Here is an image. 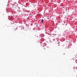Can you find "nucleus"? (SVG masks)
Listing matches in <instances>:
<instances>
[{
	"label": "nucleus",
	"mask_w": 77,
	"mask_h": 77,
	"mask_svg": "<svg viewBox=\"0 0 77 77\" xmlns=\"http://www.w3.org/2000/svg\"><path fill=\"white\" fill-rule=\"evenodd\" d=\"M67 32V31L66 30L63 32V35H64V36H65V35H66V34L67 33V32Z\"/></svg>",
	"instance_id": "nucleus-1"
},
{
	"label": "nucleus",
	"mask_w": 77,
	"mask_h": 77,
	"mask_svg": "<svg viewBox=\"0 0 77 77\" xmlns=\"http://www.w3.org/2000/svg\"><path fill=\"white\" fill-rule=\"evenodd\" d=\"M41 36H42V37H44V36L45 35L44 34H42L41 35H40Z\"/></svg>",
	"instance_id": "nucleus-2"
},
{
	"label": "nucleus",
	"mask_w": 77,
	"mask_h": 77,
	"mask_svg": "<svg viewBox=\"0 0 77 77\" xmlns=\"http://www.w3.org/2000/svg\"><path fill=\"white\" fill-rule=\"evenodd\" d=\"M43 21H44V20L42 19V23H43Z\"/></svg>",
	"instance_id": "nucleus-3"
},
{
	"label": "nucleus",
	"mask_w": 77,
	"mask_h": 77,
	"mask_svg": "<svg viewBox=\"0 0 77 77\" xmlns=\"http://www.w3.org/2000/svg\"><path fill=\"white\" fill-rule=\"evenodd\" d=\"M70 48V47H66V48Z\"/></svg>",
	"instance_id": "nucleus-4"
},
{
	"label": "nucleus",
	"mask_w": 77,
	"mask_h": 77,
	"mask_svg": "<svg viewBox=\"0 0 77 77\" xmlns=\"http://www.w3.org/2000/svg\"><path fill=\"white\" fill-rule=\"evenodd\" d=\"M55 40V39H53V41H54Z\"/></svg>",
	"instance_id": "nucleus-5"
},
{
	"label": "nucleus",
	"mask_w": 77,
	"mask_h": 77,
	"mask_svg": "<svg viewBox=\"0 0 77 77\" xmlns=\"http://www.w3.org/2000/svg\"><path fill=\"white\" fill-rule=\"evenodd\" d=\"M60 45V44H58V46H59Z\"/></svg>",
	"instance_id": "nucleus-6"
},
{
	"label": "nucleus",
	"mask_w": 77,
	"mask_h": 77,
	"mask_svg": "<svg viewBox=\"0 0 77 77\" xmlns=\"http://www.w3.org/2000/svg\"><path fill=\"white\" fill-rule=\"evenodd\" d=\"M75 62H76V63H77V60H75Z\"/></svg>",
	"instance_id": "nucleus-7"
},
{
	"label": "nucleus",
	"mask_w": 77,
	"mask_h": 77,
	"mask_svg": "<svg viewBox=\"0 0 77 77\" xmlns=\"http://www.w3.org/2000/svg\"><path fill=\"white\" fill-rule=\"evenodd\" d=\"M48 35H50V34H49H49H48Z\"/></svg>",
	"instance_id": "nucleus-8"
},
{
	"label": "nucleus",
	"mask_w": 77,
	"mask_h": 77,
	"mask_svg": "<svg viewBox=\"0 0 77 77\" xmlns=\"http://www.w3.org/2000/svg\"><path fill=\"white\" fill-rule=\"evenodd\" d=\"M17 29H18V28H17Z\"/></svg>",
	"instance_id": "nucleus-9"
},
{
	"label": "nucleus",
	"mask_w": 77,
	"mask_h": 77,
	"mask_svg": "<svg viewBox=\"0 0 77 77\" xmlns=\"http://www.w3.org/2000/svg\"><path fill=\"white\" fill-rule=\"evenodd\" d=\"M17 30V29H15V30Z\"/></svg>",
	"instance_id": "nucleus-10"
},
{
	"label": "nucleus",
	"mask_w": 77,
	"mask_h": 77,
	"mask_svg": "<svg viewBox=\"0 0 77 77\" xmlns=\"http://www.w3.org/2000/svg\"><path fill=\"white\" fill-rule=\"evenodd\" d=\"M46 33H47V32H46Z\"/></svg>",
	"instance_id": "nucleus-11"
}]
</instances>
